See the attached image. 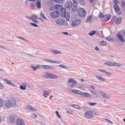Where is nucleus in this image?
<instances>
[{
	"mask_svg": "<svg viewBox=\"0 0 125 125\" xmlns=\"http://www.w3.org/2000/svg\"><path fill=\"white\" fill-rule=\"evenodd\" d=\"M122 5L123 7L125 8V1H122Z\"/></svg>",
	"mask_w": 125,
	"mask_h": 125,
	"instance_id": "13d9d810",
	"label": "nucleus"
},
{
	"mask_svg": "<svg viewBox=\"0 0 125 125\" xmlns=\"http://www.w3.org/2000/svg\"><path fill=\"white\" fill-rule=\"evenodd\" d=\"M110 19L111 15H105L102 19V21H103L104 22H107V21H109Z\"/></svg>",
	"mask_w": 125,
	"mask_h": 125,
	"instance_id": "5701e85b",
	"label": "nucleus"
},
{
	"mask_svg": "<svg viewBox=\"0 0 125 125\" xmlns=\"http://www.w3.org/2000/svg\"><path fill=\"white\" fill-rule=\"evenodd\" d=\"M19 39H21V40H22V41H26L27 40H26V39L23 38V37H21L20 36L18 37Z\"/></svg>",
	"mask_w": 125,
	"mask_h": 125,
	"instance_id": "052dcab7",
	"label": "nucleus"
},
{
	"mask_svg": "<svg viewBox=\"0 0 125 125\" xmlns=\"http://www.w3.org/2000/svg\"><path fill=\"white\" fill-rule=\"evenodd\" d=\"M0 89H3V85L0 83Z\"/></svg>",
	"mask_w": 125,
	"mask_h": 125,
	"instance_id": "680f3d73",
	"label": "nucleus"
},
{
	"mask_svg": "<svg viewBox=\"0 0 125 125\" xmlns=\"http://www.w3.org/2000/svg\"><path fill=\"white\" fill-rule=\"evenodd\" d=\"M80 89H81V90H84V87L83 86H81L79 87Z\"/></svg>",
	"mask_w": 125,
	"mask_h": 125,
	"instance_id": "0e129e2a",
	"label": "nucleus"
},
{
	"mask_svg": "<svg viewBox=\"0 0 125 125\" xmlns=\"http://www.w3.org/2000/svg\"><path fill=\"white\" fill-rule=\"evenodd\" d=\"M42 77L43 79H51L52 80L58 79V76H57V75L47 72H44L42 75Z\"/></svg>",
	"mask_w": 125,
	"mask_h": 125,
	"instance_id": "f03ea898",
	"label": "nucleus"
},
{
	"mask_svg": "<svg viewBox=\"0 0 125 125\" xmlns=\"http://www.w3.org/2000/svg\"><path fill=\"white\" fill-rule=\"evenodd\" d=\"M104 65L109 67H123L124 65L122 63L113 62L112 61H107L104 63Z\"/></svg>",
	"mask_w": 125,
	"mask_h": 125,
	"instance_id": "39448f33",
	"label": "nucleus"
},
{
	"mask_svg": "<svg viewBox=\"0 0 125 125\" xmlns=\"http://www.w3.org/2000/svg\"><path fill=\"white\" fill-rule=\"evenodd\" d=\"M85 22L86 23H91L92 22V16H88Z\"/></svg>",
	"mask_w": 125,
	"mask_h": 125,
	"instance_id": "c85d7f7f",
	"label": "nucleus"
},
{
	"mask_svg": "<svg viewBox=\"0 0 125 125\" xmlns=\"http://www.w3.org/2000/svg\"><path fill=\"white\" fill-rule=\"evenodd\" d=\"M54 6L55 9H61V8H62V5L59 4H55Z\"/></svg>",
	"mask_w": 125,
	"mask_h": 125,
	"instance_id": "c9c22d12",
	"label": "nucleus"
},
{
	"mask_svg": "<svg viewBox=\"0 0 125 125\" xmlns=\"http://www.w3.org/2000/svg\"><path fill=\"white\" fill-rule=\"evenodd\" d=\"M56 115L57 116V117L59 118V119H61V115H60V114H59V112H58V111H56Z\"/></svg>",
	"mask_w": 125,
	"mask_h": 125,
	"instance_id": "c03bdc74",
	"label": "nucleus"
},
{
	"mask_svg": "<svg viewBox=\"0 0 125 125\" xmlns=\"http://www.w3.org/2000/svg\"><path fill=\"white\" fill-rule=\"evenodd\" d=\"M18 117V116L16 114L11 115L9 117V121L12 124H13V123H15V120H16V118Z\"/></svg>",
	"mask_w": 125,
	"mask_h": 125,
	"instance_id": "aec40b11",
	"label": "nucleus"
},
{
	"mask_svg": "<svg viewBox=\"0 0 125 125\" xmlns=\"http://www.w3.org/2000/svg\"><path fill=\"white\" fill-rule=\"evenodd\" d=\"M95 34H96V31H90L88 33V35H89V36H90L91 37H92V36H94V35H95Z\"/></svg>",
	"mask_w": 125,
	"mask_h": 125,
	"instance_id": "e433bc0d",
	"label": "nucleus"
},
{
	"mask_svg": "<svg viewBox=\"0 0 125 125\" xmlns=\"http://www.w3.org/2000/svg\"><path fill=\"white\" fill-rule=\"evenodd\" d=\"M26 110H28L29 111H33L34 112L38 111V109L35 108L34 106L28 104L26 106Z\"/></svg>",
	"mask_w": 125,
	"mask_h": 125,
	"instance_id": "f3484780",
	"label": "nucleus"
},
{
	"mask_svg": "<svg viewBox=\"0 0 125 125\" xmlns=\"http://www.w3.org/2000/svg\"><path fill=\"white\" fill-rule=\"evenodd\" d=\"M25 87H28V88H31V84L28 83H25Z\"/></svg>",
	"mask_w": 125,
	"mask_h": 125,
	"instance_id": "de8ad7c7",
	"label": "nucleus"
},
{
	"mask_svg": "<svg viewBox=\"0 0 125 125\" xmlns=\"http://www.w3.org/2000/svg\"><path fill=\"white\" fill-rule=\"evenodd\" d=\"M56 23L59 26H64L65 25V21L62 19H59L56 21Z\"/></svg>",
	"mask_w": 125,
	"mask_h": 125,
	"instance_id": "dca6fc26",
	"label": "nucleus"
},
{
	"mask_svg": "<svg viewBox=\"0 0 125 125\" xmlns=\"http://www.w3.org/2000/svg\"><path fill=\"white\" fill-rule=\"evenodd\" d=\"M81 23H82V20L81 19L75 20L72 21L71 26L72 27H78Z\"/></svg>",
	"mask_w": 125,
	"mask_h": 125,
	"instance_id": "9b49d317",
	"label": "nucleus"
},
{
	"mask_svg": "<svg viewBox=\"0 0 125 125\" xmlns=\"http://www.w3.org/2000/svg\"><path fill=\"white\" fill-rule=\"evenodd\" d=\"M3 81L6 83L7 84H9V85H11L12 86H14V87H17V84L12 82L11 80H9L6 78L3 79Z\"/></svg>",
	"mask_w": 125,
	"mask_h": 125,
	"instance_id": "f8f14e48",
	"label": "nucleus"
},
{
	"mask_svg": "<svg viewBox=\"0 0 125 125\" xmlns=\"http://www.w3.org/2000/svg\"><path fill=\"white\" fill-rule=\"evenodd\" d=\"M4 106V103L3 102V100L2 99H0V107H3Z\"/></svg>",
	"mask_w": 125,
	"mask_h": 125,
	"instance_id": "58836bf2",
	"label": "nucleus"
},
{
	"mask_svg": "<svg viewBox=\"0 0 125 125\" xmlns=\"http://www.w3.org/2000/svg\"><path fill=\"white\" fill-rule=\"evenodd\" d=\"M71 92H72V93H74V94L81 95V96H82L83 97L91 98V97H93V96L92 94L89 93L83 92L82 91L80 90L72 89L71 90Z\"/></svg>",
	"mask_w": 125,
	"mask_h": 125,
	"instance_id": "f257e3e1",
	"label": "nucleus"
},
{
	"mask_svg": "<svg viewBox=\"0 0 125 125\" xmlns=\"http://www.w3.org/2000/svg\"><path fill=\"white\" fill-rule=\"evenodd\" d=\"M61 13L62 17L65 16V14H66L67 13L66 12V9H65V8L61 9Z\"/></svg>",
	"mask_w": 125,
	"mask_h": 125,
	"instance_id": "c756f323",
	"label": "nucleus"
},
{
	"mask_svg": "<svg viewBox=\"0 0 125 125\" xmlns=\"http://www.w3.org/2000/svg\"><path fill=\"white\" fill-rule=\"evenodd\" d=\"M78 6H79V5L73 4L72 5V11H73L74 12H76V11H77Z\"/></svg>",
	"mask_w": 125,
	"mask_h": 125,
	"instance_id": "7c9ffc66",
	"label": "nucleus"
},
{
	"mask_svg": "<svg viewBox=\"0 0 125 125\" xmlns=\"http://www.w3.org/2000/svg\"><path fill=\"white\" fill-rule=\"evenodd\" d=\"M2 116H0V124L2 123V122H3V121H4L3 119H2Z\"/></svg>",
	"mask_w": 125,
	"mask_h": 125,
	"instance_id": "bf43d9fd",
	"label": "nucleus"
},
{
	"mask_svg": "<svg viewBox=\"0 0 125 125\" xmlns=\"http://www.w3.org/2000/svg\"><path fill=\"white\" fill-rule=\"evenodd\" d=\"M50 93V91H44L43 92V96H44V97H47V95H49V94Z\"/></svg>",
	"mask_w": 125,
	"mask_h": 125,
	"instance_id": "2f4dec72",
	"label": "nucleus"
},
{
	"mask_svg": "<svg viewBox=\"0 0 125 125\" xmlns=\"http://www.w3.org/2000/svg\"><path fill=\"white\" fill-rule=\"evenodd\" d=\"M40 15L42 17V18H43V19H45V20H47V18H46V17H45V15H44L43 13H41Z\"/></svg>",
	"mask_w": 125,
	"mask_h": 125,
	"instance_id": "79ce46f5",
	"label": "nucleus"
},
{
	"mask_svg": "<svg viewBox=\"0 0 125 125\" xmlns=\"http://www.w3.org/2000/svg\"><path fill=\"white\" fill-rule=\"evenodd\" d=\"M37 6L38 7V8H41V2L40 1H38L37 3Z\"/></svg>",
	"mask_w": 125,
	"mask_h": 125,
	"instance_id": "8fccbe9b",
	"label": "nucleus"
},
{
	"mask_svg": "<svg viewBox=\"0 0 125 125\" xmlns=\"http://www.w3.org/2000/svg\"><path fill=\"white\" fill-rule=\"evenodd\" d=\"M62 34H63V35H69V33H68V32H63Z\"/></svg>",
	"mask_w": 125,
	"mask_h": 125,
	"instance_id": "774afa93",
	"label": "nucleus"
},
{
	"mask_svg": "<svg viewBox=\"0 0 125 125\" xmlns=\"http://www.w3.org/2000/svg\"><path fill=\"white\" fill-rule=\"evenodd\" d=\"M73 5V2L71 1H67L65 4V6L67 8H72Z\"/></svg>",
	"mask_w": 125,
	"mask_h": 125,
	"instance_id": "a878e982",
	"label": "nucleus"
},
{
	"mask_svg": "<svg viewBox=\"0 0 125 125\" xmlns=\"http://www.w3.org/2000/svg\"><path fill=\"white\" fill-rule=\"evenodd\" d=\"M0 48L1 49H2L3 50L6 49V48L4 46H2V45H0Z\"/></svg>",
	"mask_w": 125,
	"mask_h": 125,
	"instance_id": "864d4df0",
	"label": "nucleus"
},
{
	"mask_svg": "<svg viewBox=\"0 0 125 125\" xmlns=\"http://www.w3.org/2000/svg\"><path fill=\"white\" fill-rule=\"evenodd\" d=\"M59 67H60L61 68H62L63 69H66L67 70L70 69V67H69L67 65H65V64H60Z\"/></svg>",
	"mask_w": 125,
	"mask_h": 125,
	"instance_id": "72a5a7b5",
	"label": "nucleus"
},
{
	"mask_svg": "<svg viewBox=\"0 0 125 125\" xmlns=\"http://www.w3.org/2000/svg\"><path fill=\"white\" fill-rule=\"evenodd\" d=\"M50 51L51 52V53H52V54H55V55H58V54H60V55H62V52L60 50L52 49L50 50Z\"/></svg>",
	"mask_w": 125,
	"mask_h": 125,
	"instance_id": "a211bd4d",
	"label": "nucleus"
},
{
	"mask_svg": "<svg viewBox=\"0 0 125 125\" xmlns=\"http://www.w3.org/2000/svg\"><path fill=\"white\" fill-rule=\"evenodd\" d=\"M80 2L81 3V4L83 5H84V0H79Z\"/></svg>",
	"mask_w": 125,
	"mask_h": 125,
	"instance_id": "4d7b16f0",
	"label": "nucleus"
},
{
	"mask_svg": "<svg viewBox=\"0 0 125 125\" xmlns=\"http://www.w3.org/2000/svg\"><path fill=\"white\" fill-rule=\"evenodd\" d=\"M100 92L102 96H103V97H104L105 99H111V96L105 93L104 92L102 91H101Z\"/></svg>",
	"mask_w": 125,
	"mask_h": 125,
	"instance_id": "4be33fe9",
	"label": "nucleus"
},
{
	"mask_svg": "<svg viewBox=\"0 0 125 125\" xmlns=\"http://www.w3.org/2000/svg\"><path fill=\"white\" fill-rule=\"evenodd\" d=\"M99 17H100V18H102V19H103L104 17V15H103L102 13H100Z\"/></svg>",
	"mask_w": 125,
	"mask_h": 125,
	"instance_id": "5fc2aeb1",
	"label": "nucleus"
},
{
	"mask_svg": "<svg viewBox=\"0 0 125 125\" xmlns=\"http://www.w3.org/2000/svg\"><path fill=\"white\" fill-rule=\"evenodd\" d=\"M29 25H30L31 26H32V27H34L35 28H38L39 27V25H38V24L33 22H30L29 23Z\"/></svg>",
	"mask_w": 125,
	"mask_h": 125,
	"instance_id": "ea45409f",
	"label": "nucleus"
},
{
	"mask_svg": "<svg viewBox=\"0 0 125 125\" xmlns=\"http://www.w3.org/2000/svg\"><path fill=\"white\" fill-rule=\"evenodd\" d=\"M98 114L95 111L89 110L85 112L84 117L86 119H93V116H98Z\"/></svg>",
	"mask_w": 125,
	"mask_h": 125,
	"instance_id": "20e7f679",
	"label": "nucleus"
},
{
	"mask_svg": "<svg viewBox=\"0 0 125 125\" xmlns=\"http://www.w3.org/2000/svg\"><path fill=\"white\" fill-rule=\"evenodd\" d=\"M101 44L103 46L106 45V42H104V41L101 42Z\"/></svg>",
	"mask_w": 125,
	"mask_h": 125,
	"instance_id": "6e6d98bb",
	"label": "nucleus"
},
{
	"mask_svg": "<svg viewBox=\"0 0 125 125\" xmlns=\"http://www.w3.org/2000/svg\"><path fill=\"white\" fill-rule=\"evenodd\" d=\"M15 100V98H12L7 101L5 103V106L8 108V109H11L13 107Z\"/></svg>",
	"mask_w": 125,
	"mask_h": 125,
	"instance_id": "423d86ee",
	"label": "nucleus"
},
{
	"mask_svg": "<svg viewBox=\"0 0 125 125\" xmlns=\"http://www.w3.org/2000/svg\"><path fill=\"white\" fill-rule=\"evenodd\" d=\"M113 21L116 23V24H117L118 25L121 24L122 23V18L121 17H118L117 16L113 17Z\"/></svg>",
	"mask_w": 125,
	"mask_h": 125,
	"instance_id": "ddd939ff",
	"label": "nucleus"
},
{
	"mask_svg": "<svg viewBox=\"0 0 125 125\" xmlns=\"http://www.w3.org/2000/svg\"><path fill=\"white\" fill-rule=\"evenodd\" d=\"M13 107H14V109H15L16 110H18V109L20 108V106L17 104V100H16V99L15 100Z\"/></svg>",
	"mask_w": 125,
	"mask_h": 125,
	"instance_id": "393cba45",
	"label": "nucleus"
},
{
	"mask_svg": "<svg viewBox=\"0 0 125 125\" xmlns=\"http://www.w3.org/2000/svg\"><path fill=\"white\" fill-rule=\"evenodd\" d=\"M70 107H72L73 108H75L76 109H78L79 110H80L81 109V106L77 104H71Z\"/></svg>",
	"mask_w": 125,
	"mask_h": 125,
	"instance_id": "f704fd0d",
	"label": "nucleus"
},
{
	"mask_svg": "<svg viewBox=\"0 0 125 125\" xmlns=\"http://www.w3.org/2000/svg\"><path fill=\"white\" fill-rule=\"evenodd\" d=\"M116 37L119 42H122V43H125V31L122 30L120 31L119 33H117L116 35Z\"/></svg>",
	"mask_w": 125,
	"mask_h": 125,
	"instance_id": "7ed1b4c3",
	"label": "nucleus"
},
{
	"mask_svg": "<svg viewBox=\"0 0 125 125\" xmlns=\"http://www.w3.org/2000/svg\"><path fill=\"white\" fill-rule=\"evenodd\" d=\"M36 69H40L41 68V65L39 64L36 66Z\"/></svg>",
	"mask_w": 125,
	"mask_h": 125,
	"instance_id": "69168bd1",
	"label": "nucleus"
},
{
	"mask_svg": "<svg viewBox=\"0 0 125 125\" xmlns=\"http://www.w3.org/2000/svg\"><path fill=\"white\" fill-rule=\"evenodd\" d=\"M105 39L107 40V41H109V42H114V40H115L114 37H111L110 36L106 37Z\"/></svg>",
	"mask_w": 125,
	"mask_h": 125,
	"instance_id": "473e14b6",
	"label": "nucleus"
},
{
	"mask_svg": "<svg viewBox=\"0 0 125 125\" xmlns=\"http://www.w3.org/2000/svg\"><path fill=\"white\" fill-rule=\"evenodd\" d=\"M74 4L79 5V0H73Z\"/></svg>",
	"mask_w": 125,
	"mask_h": 125,
	"instance_id": "a18cd8bd",
	"label": "nucleus"
},
{
	"mask_svg": "<svg viewBox=\"0 0 125 125\" xmlns=\"http://www.w3.org/2000/svg\"><path fill=\"white\" fill-rule=\"evenodd\" d=\"M68 83H71L69 86L70 88H75V87H77V84H78V81L75 80L74 78H70L68 80Z\"/></svg>",
	"mask_w": 125,
	"mask_h": 125,
	"instance_id": "0eeeda50",
	"label": "nucleus"
},
{
	"mask_svg": "<svg viewBox=\"0 0 125 125\" xmlns=\"http://www.w3.org/2000/svg\"><path fill=\"white\" fill-rule=\"evenodd\" d=\"M90 92L91 93H92V94H94V95H96V93L95 91L91 90L90 91Z\"/></svg>",
	"mask_w": 125,
	"mask_h": 125,
	"instance_id": "e2e57ef3",
	"label": "nucleus"
},
{
	"mask_svg": "<svg viewBox=\"0 0 125 125\" xmlns=\"http://www.w3.org/2000/svg\"><path fill=\"white\" fill-rule=\"evenodd\" d=\"M64 17H65V18L66 19V21H70V18L71 17V15H70L69 13L67 12L64 15V16L62 17V18H64Z\"/></svg>",
	"mask_w": 125,
	"mask_h": 125,
	"instance_id": "bb28decb",
	"label": "nucleus"
},
{
	"mask_svg": "<svg viewBox=\"0 0 125 125\" xmlns=\"http://www.w3.org/2000/svg\"><path fill=\"white\" fill-rule=\"evenodd\" d=\"M95 49L96 50V51H99V48H98L97 47H95Z\"/></svg>",
	"mask_w": 125,
	"mask_h": 125,
	"instance_id": "338daca9",
	"label": "nucleus"
},
{
	"mask_svg": "<svg viewBox=\"0 0 125 125\" xmlns=\"http://www.w3.org/2000/svg\"><path fill=\"white\" fill-rule=\"evenodd\" d=\"M16 125H26V123L23 119L21 118H18L16 120Z\"/></svg>",
	"mask_w": 125,
	"mask_h": 125,
	"instance_id": "9d476101",
	"label": "nucleus"
},
{
	"mask_svg": "<svg viewBox=\"0 0 125 125\" xmlns=\"http://www.w3.org/2000/svg\"><path fill=\"white\" fill-rule=\"evenodd\" d=\"M98 71L99 72H101L102 73H104V74H106L107 76H112V73L111 72H108L105 70L103 69H98Z\"/></svg>",
	"mask_w": 125,
	"mask_h": 125,
	"instance_id": "b1692460",
	"label": "nucleus"
},
{
	"mask_svg": "<svg viewBox=\"0 0 125 125\" xmlns=\"http://www.w3.org/2000/svg\"><path fill=\"white\" fill-rule=\"evenodd\" d=\"M30 67L32 70H34V71H37V68L35 67L34 65H31Z\"/></svg>",
	"mask_w": 125,
	"mask_h": 125,
	"instance_id": "3c124183",
	"label": "nucleus"
},
{
	"mask_svg": "<svg viewBox=\"0 0 125 125\" xmlns=\"http://www.w3.org/2000/svg\"><path fill=\"white\" fill-rule=\"evenodd\" d=\"M88 104H89V105H90V106H95V105H96V103L88 102Z\"/></svg>",
	"mask_w": 125,
	"mask_h": 125,
	"instance_id": "09e8293b",
	"label": "nucleus"
},
{
	"mask_svg": "<svg viewBox=\"0 0 125 125\" xmlns=\"http://www.w3.org/2000/svg\"><path fill=\"white\" fill-rule=\"evenodd\" d=\"M51 16L52 18H57L59 17V12L57 11H54L51 13Z\"/></svg>",
	"mask_w": 125,
	"mask_h": 125,
	"instance_id": "6ab92c4d",
	"label": "nucleus"
},
{
	"mask_svg": "<svg viewBox=\"0 0 125 125\" xmlns=\"http://www.w3.org/2000/svg\"><path fill=\"white\" fill-rule=\"evenodd\" d=\"M26 18H27V19H30V20H32V22H33L34 23H35V24H39V21L37 20H38V19H39V18L37 15H32L31 16V17L26 16Z\"/></svg>",
	"mask_w": 125,
	"mask_h": 125,
	"instance_id": "6e6552de",
	"label": "nucleus"
},
{
	"mask_svg": "<svg viewBox=\"0 0 125 125\" xmlns=\"http://www.w3.org/2000/svg\"><path fill=\"white\" fill-rule=\"evenodd\" d=\"M114 5L113 7L114 8V10H115L116 12H119L121 10V8L119 6V0H114Z\"/></svg>",
	"mask_w": 125,
	"mask_h": 125,
	"instance_id": "1a4fd4ad",
	"label": "nucleus"
},
{
	"mask_svg": "<svg viewBox=\"0 0 125 125\" xmlns=\"http://www.w3.org/2000/svg\"><path fill=\"white\" fill-rule=\"evenodd\" d=\"M20 88L21 90H26V86L25 84L24 85H21L20 86Z\"/></svg>",
	"mask_w": 125,
	"mask_h": 125,
	"instance_id": "4c0bfd02",
	"label": "nucleus"
},
{
	"mask_svg": "<svg viewBox=\"0 0 125 125\" xmlns=\"http://www.w3.org/2000/svg\"><path fill=\"white\" fill-rule=\"evenodd\" d=\"M67 113H68V114H70V115H73V114H74V112L71 109H68V110H67Z\"/></svg>",
	"mask_w": 125,
	"mask_h": 125,
	"instance_id": "49530a36",
	"label": "nucleus"
},
{
	"mask_svg": "<svg viewBox=\"0 0 125 125\" xmlns=\"http://www.w3.org/2000/svg\"><path fill=\"white\" fill-rule=\"evenodd\" d=\"M96 79H98L99 81H100V82H105L106 80H105L102 76H99V75H96Z\"/></svg>",
	"mask_w": 125,
	"mask_h": 125,
	"instance_id": "cd10ccee",
	"label": "nucleus"
},
{
	"mask_svg": "<svg viewBox=\"0 0 125 125\" xmlns=\"http://www.w3.org/2000/svg\"><path fill=\"white\" fill-rule=\"evenodd\" d=\"M45 61H46V62H48L49 63H55L56 64H61V62L60 61H53V60H52V59H45Z\"/></svg>",
	"mask_w": 125,
	"mask_h": 125,
	"instance_id": "412c9836",
	"label": "nucleus"
},
{
	"mask_svg": "<svg viewBox=\"0 0 125 125\" xmlns=\"http://www.w3.org/2000/svg\"><path fill=\"white\" fill-rule=\"evenodd\" d=\"M32 57H34L35 58H37L38 57V53H37V52H36L35 54V55H32Z\"/></svg>",
	"mask_w": 125,
	"mask_h": 125,
	"instance_id": "603ef678",
	"label": "nucleus"
},
{
	"mask_svg": "<svg viewBox=\"0 0 125 125\" xmlns=\"http://www.w3.org/2000/svg\"><path fill=\"white\" fill-rule=\"evenodd\" d=\"M42 66L43 69H45V70H55L56 69V67L51 65H42Z\"/></svg>",
	"mask_w": 125,
	"mask_h": 125,
	"instance_id": "2eb2a0df",
	"label": "nucleus"
},
{
	"mask_svg": "<svg viewBox=\"0 0 125 125\" xmlns=\"http://www.w3.org/2000/svg\"><path fill=\"white\" fill-rule=\"evenodd\" d=\"M30 117L32 119H37V118H38V115H37L36 114H32L30 115Z\"/></svg>",
	"mask_w": 125,
	"mask_h": 125,
	"instance_id": "a19ab883",
	"label": "nucleus"
},
{
	"mask_svg": "<svg viewBox=\"0 0 125 125\" xmlns=\"http://www.w3.org/2000/svg\"><path fill=\"white\" fill-rule=\"evenodd\" d=\"M78 14L80 17L83 18L85 17L86 15V13H85V11L83 8L80 9L78 11Z\"/></svg>",
	"mask_w": 125,
	"mask_h": 125,
	"instance_id": "4468645a",
	"label": "nucleus"
},
{
	"mask_svg": "<svg viewBox=\"0 0 125 125\" xmlns=\"http://www.w3.org/2000/svg\"><path fill=\"white\" fill-rule=\"evenodd\" d=\"M105 121H106V123H108V124H111L113 125L114 124L113 122H112L111 120L108 119H104Z\"/></svg>",
	"mask_w": 125,
	"mask_h": 125,
	"instance_id": "37998d69",
	"label": "nucleus"
}]
</instances>
